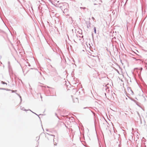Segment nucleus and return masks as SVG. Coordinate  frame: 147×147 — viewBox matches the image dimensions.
I'll return each instance as SVG.
<instances>
[{"label":"nucleus","instance_id":"f257e3e1","mask_svg":"<svg viewBox=\"0 0 147 147\" xmlns=\"http://www.w3.org/2000/svg\"><path fill=\"white\" fill-rule=\"evenodd\" d=\"M47 134L49 136L48 137V138H51L53 140V141H54V138L55 137V135L52 134H49L47 133Z\"/></svg>","mask_w":147,"mask_h":147},{"label":"nucleus","instance_id":"f03ea898","mask_svg":"<svg viewBox=\"0 0 147 147\" xmlns=\"http://www.w3.org/2000/svg\"><path fill=\"white\" fill-rule=\"evenodd\" d=\"M20 109L21 110H23V111H31V112H32L33 113H34L36 115H38L36 114V113L33 112L30 110V109L26 110V109H25V108L24 107H20Z\"/></svg>","mask_w":147,"mask_h":147},{"label":"nucleus","instance_id":"7ed1b4c3","mask_svg":"<svg viewBox=\"0 0 147 147\" xmlns=\"http://www.w3.org/2000/svg\"><path fill=\"white\" fill-rule=\"evenodd\" d=\"M36 3L38 2L41 4H43L44 3V1L42 0H36Z\"/></svg>","mask_w":147,"mask_h":147},{"label":"nucleus","instance_id":"20e7f679","mask_svg":"<svg viewBox=\"0 0 147 147\" xmlns=\"http://www.w3.org/2000/svg\"><path fill=\"white\" fill-rule=\"evenodd\" d=\"M16 94L17 95H18L19 96L20 98L21 102H22V98L18 94V93H16Z\"/></svg>","mask_w":147,"mask_h":147},{"label":"nucleus","instance_id":"39448f33","mask_svg":"<svg viewBox=\"0 0 147 147\" xmlns=\"http://www.w3.org/2000/svg\"><path fill=\"white\" fill-rule=\"evenodd\" d=\"M1 83L3 84H6V85H7V83H5V82H4L3 81H2L1 82Z\"/></svg>","mask_w":147,"mask_h":147},{"label":"nucleus","instance_id":"423d86ee","mask_svg":"<svg viewBox=\"0 0 147 147\" xmlns=\"http://www.w3.org/2000/svg\"><path fill=\"white\" fill-rule=\"evenodd\" d=\"M94 31L95 33H96V28L95 27L94 28Z\"/></svg>","mask_w":147,"mask_h":147},{"label":"nucleus","instance_id":"0eeeda50","mask_svg":"<svg viewBox=\"0 0 147 147\" xmlns=\"http://www.w3.org/2000/svg\"><path fill=\"white\" fill-rule=\"evenodd\" d=\"M0 89L3 90H6V89L5 88H0Z\"/></svg>","mask_w":147,"mask_h":147},{"label":"nucleus","instance_id":"6e6552de","mask_svg":"<svg viewBox=\"0 0 147 147\" xmlns=\"http://www.w3.org/2000/svg\"><path fill=\"white\" fill-rule=\"evenodd\" d=\"M130 90H131V94H133V91H131V89H130Z\"/></svg>","mask_w":147,"mask_h":147},{"label":"nucleus","instance_id":"1a4fd4ad","mask_svg":"<svg viewBox=\"0 0 147 147\" xmlns=\"http://www.w3.org/2000/svg\"><path fill=\"white\" fill-rule=\"evenodd\" d=\"M8 64L9 65V64H10V62H9H9H8Z\"/></svg>","mask_w":147,"mask_h":147},{"label":"nucleus","instance_id":"9d476101","mask_svg":"<svg viewBox=\"0 0 147 147\" xmlns=\"http://www.w3.org/2000/svg\"><path fill=\"white\" fill-rule=\"evenodd\" d=\"M11 91H12V92H14V90H11Z\"/></svg>","mask_w":147,"mask_h":147},{"label":"nucleus","instance_id":"9b49d317","mask_svg":"<svg viewBox=\"0 0 147 147\" xmlns=\"http://www.w3.org/2000/svg\"><path fill=\"white\" fill-rule=\"evenodd\" d=\"M46 131H48V129H46Z\"/></svg>","mask_w":147,"mask_h":147},{"label":"nucleus","instance_id":"f8f14e48","mask_svg":"<svg viewBox=\"0 0 147 147\" xmlns=\"http://www.w3.org/2000/svg\"><path fill=\"white\" fill-rule=\"evenodd\" d=\"M28 65L29 66H30V64H29Z\"/></svg>","mask_w":147,"mask_h":147},{"label":"nucleus","instance_id":"ddd939ff","mask_svg":"<svg viewBox=\"0 0 147 147\" xmlns=\"http://www.w3.org/2000/svg\"><path fill=\"white\" fill-rule=\"evenodd\" d=\"M40 98H42V96H40Z\"/></svg>","mask_w":147,"mask_h":147},{"label":"nucleus","instance_id":"4468645a","mask_svg":"<svg viewBox=\"0 0 147 147\" xmlns=\"http://www.w3.org/2000/svg\"><path fill=\"white\" fill-rule=\"evenodd\" d=\"M63 13H65V12H64V11H63Z\"/></svg>","mask_w":147,"mask_h":147},{"label":"nucleus","instance_id":"2eb2a0df","mask_svg":"<svg viewBox=\"0 0 147 147\" xmlns=\"http://www.w3.org/2000/svg\"><path fill=\"white\" fill-rule=\"evenodd\" d=\"M63 13H65V12H64V11H63Z\"/></svg>","mask_w":147,"mask_h":147},{"label":"nucleus","instance_id":"dca6fc26","mask_svg":"<svg viewBox=\"0 0 147 147\" xmlns=\"http://www.w3.org/2000/svg\"><path fill=\"white\" fill-rule=\"evenodd\" d=\"M83 8V9H85V7Z\"/></svg>","mask_w":147,"mask_h":147},{"label":"nucleus","instance_id":"f3484780","mask_svg":"<svg viewBox=\"0 0 147 147\" xmlns=\"http://www.w3.org/2000/svg\"><path fill=\"white\" fill-rule=\"evenodd\" d=\"M38 117H39V118H40V117L39 116H38Z\"/></svg>","mask_w":147,"mask_h":147}]
</instances>
